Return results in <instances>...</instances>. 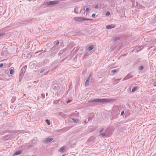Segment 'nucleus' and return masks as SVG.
<instances>
[{
	"label": "nucleus",
	"mask_w": 156,
	"mask_h": 156,
	"mask_svg": "<svg viewBox=\"0 0 156 156\" xmlns=\"http://www.w3.org/2000/svg\"><path fill=\"white\" fill-rule=\"evenodd\" d=\"M112 101V100L111 99L95 98L93 100H89L88 102L89 103H108Z\"/></svg>",
	"instance_id": "f257e3e1"
},
{
	"label": "nucleus",
	"mask_w": 156,
	"mask_h": 156,
	"mask_svg": "<svg viewBox=\"0 0 156 156\" xmlns=\"http://www.w3.org/2000/svg\"><path fill=\"white\" fill-rule=\"evenodd\" d=\"M112 135L110 129L108 128L105 130L104 132L101 134V136L102 137H108Z\"/></svg>",
	"instance_id": "f03ea898"
},
{
	"label": "nucleus",
	"mask_w": 156,
	"mask_h": 156,
	"mask_svg": "<svg viewBox=\"0 0 156 156\" xmlns=\"http://www.w3.org/2000/svg\"><path fill=\"white\" fill-rule=\"evenodd\" d=\"M57 51L56 47H53L49 51V54L51 58L54 57L57 52Z\"/></svg>",
	"instance_id": "7ed1b4c3"
},
{
	"label": "nucleus",
	"mask_w": 156,
	"mask_h": 156,
	"mask_svg": "<svg viewBox=\"0 0 156 156\" xmlns=\"http://www.w3.org/2000/svg\"><path fill=\"white\" fill-rule=\"evenodd\" d=\"M59 2V1H52L44 2V4L45 5H51L58 4Z\"/></svg>",
	"instance_id": "20e7f679"
},
{
	"label": "nucleus",
	"mask_w": 156,
	"mask_h": 156,
	"mask_svg": "<svg viewBox=\"0 0 156 156\" xmlns=\"http://www.w3.org/2000/svg\"><path fill=\"white\" fill-rule=\"evenodd\" d=\"M27 69L26 66H24L21 70L20 72V77H22L23 76L24 74L25 73L26 70Z\"/></svg>",
	"instance_id": "39448f33"
},
{
	"label": "nucleus",
	"mask_w": 156,
	"mask_h": 156,
	"mask_svg": "<svg viewBox=\"0 0 156 156\" xmlns=\"http://www.w3.org/2000/svg\"><path fill=\"white\" fill-rule=\"evenodd\" d=\"M73 19L75 21L78 22L83 21V20H84V18L81 17H74L73 18Z\"/></svg>",
	"instance_id": "423d86ee"
},
{
	"label": "nucleus",
	"mask_w": 156,
	"mask_h": 156,
	"mask_svg": "<svg viewBox=\"0 0 156 156\" xmlns=\"http://www.w3.org/2000/svg\"><path fill=\"white\" fill-rule=\"evenodd\" d=\"M12 136V133L10 132L9 134L5 135L3 137V139L6 140L9 139Z\"/></svg>",
	"instance_id": "0eeeda50"
},
{
	"label": "nucleus",
	"mask_w": 156,
	"mask_h": 156,
	"mask_svg": "<svg viewBox=\"0 0 156 156\" xmlns=\"http://www.w3.org/2000/svg\"><path fill=\"white\" fill-rule=\"evenodd\" d=\"M53 140V138L51 137L45 138L43 140V142L46 143H49Z\"/></svg>",
	"instance_id": "6e6552de"
},
{
	"label": "nucleus",
	"mask_w": 156,
	"mask_h": 156,
	"mask_svg": "<svg viewBox=\"0 0 156 156\" xmlns=\"http://www.w3.org/2000/svg\"><path fill=\"white\" fill-rule=\"evenodd\" d=\"M91 76V74H90L89 75V76L87 78V79L85 81V86H88L89 85V83H90V77Z\"/></svg>",
	"instance_id": "1a4fd4ad"
},
{
	"label": "nucleus",
	"mask_w": 156,
	"mask_h": 156,
	"mask_svg": "<svg viewBox=\"0 0 156 156\" xmlns=\"http://www.w3.org/2000/svg\"><path fill=\"white\" fill-rule=\"evenodd\" d=\"M115 26V24H112L111 25H107L106 26V28L107 29H110L114 28Z\"/></svg>",
	"instance_id": "9d476101"
},
{
	"label": "nucleus",
	"mask_w": 156,
	"mask_h": 156,
	"mask_svg": "<svg viewBox=\"0 0 156 156\" xmlns=\"http://www.w3.org/2000/svg\"><path fill=\"white\" fill-rule=\"evenodd\" d=\"M58 86L57 84L54 83L52 85V88L53 89H57Z\"/></svg>",
	"instance_id": "9b49d317"
},
{
	"label": "nucleus",
	"mask_w": 156,
	"mask_h": 156,
	"mask_svg": "<svg viewBox=\"0 0 156 156\" xmlns=\"http://www.w3.org/2000/svg\"><path fill=\"white\" fill-rule=\"evenodd\" d=\"M22 153V151L21 150H19L16 151L14 153V155H17L21 154Z\"/></svg>",
	"instance_id": "f8f14e48"
},
{
	"label": "nucleus",
	"mask_w": 156,
	"mask_h": 156,
	"mask_svg": "<svg viewBox=\"0 0 156 156\" xmlns=\"http://www.w3.org/2000/svg\"><path fill=\"white\" fill-rule=\"evenodd\" d=\"M94 48L93 45H91L90 46L87 48V50L88 51H90L92 50Z\"/></svg>",
	"instance_id": "ddd939ff"
},
{
	"label": "nucleus",
	"mask_w": 156,
	"mask_h": 156,
	"mask_svg": "<svg viewBox=\"0 0 156 156\" xmlns=\"http://www.w3.org/2000/svg\"><path fill=\"white\" fill-rule=\"evenodd\" d=\"M66 148V147L64 146L60 148L58 150L59 152H62L64 151Z\"/></svg>",
	"instance_id": "4468645a"
},
{
	"label": "nucleus",
	"mask_w": 156,
	"mask_h": 156,
	"mask_svg": "<svg viewBox=\"0 0 156 156\" xmlns=\"http://www.w3.org/2000/svg\"><path fill=\"white\" fill-rule=\"evenodd\" d=\"M14 68L13 67H11L9 70V73L10 74H12L13 73V71Z\"/></svg>",
	"instance_id": "2eb2a0df"
},
{
	"label": "nucleus",
	"mask_w": 156,
	"mask_h": 156,
	"mask_svg": "<svg viewBox=\"0 0 156 156\" xmlns=\"http://www.w3.org/2000/svg\"><path fill=\"white\" fill-rule=\"evenodd\" d=\"M138 87L137 86L135 87H133L132 90L131 92H133L135 91L137 89Z\"/></svg>",
	"instance_id": "dca6fc26"
},
{
	"label": "nucleus",
	"mask_w": 156,
	"mask_h": 156,
	"mask_svg": "<svg viewBox=\"0 0 156 156\" xmlns=\"http://www.w3.org/2000/svg\"><path fill=\"white\" fill-rule=\"evenodd\" d=\"M126 79H129L130 78H131L133 77V76L131 75L130 74H128L126 76Z\"/></svg>",
	"instance_id": "f3484780"
},
{
	"label": "nucleus",
	"mask_w": 156,
	"mask_h": 156,
	"mask_svg": "<svg viewBox=\"0 0 156 156\" xmlns=\"http://www.w3.org/2000/svg\"><path fill=\"white\" fill-rule=\"evenodd\" d=\"M72 120L75 123H77L78 122V119H72Z\"/></svg>",
	"instance_id": "a211bd4d"
},
{
	"label": "nucleus",
	"mask_w": 156,
	"mask_h": 156,
	"mask_svg": "<svg viewBox=\"0 0 156 156\" xmlns=\"http://www.w3.org/2000/svg\"><path fill=\"white\" fill-rule=\"evenodd\" d=\"M45 122L48 125H50V122L49 120L48 119H46L45 120Z\"/></svg>",
	"instance_id": "6ab92c4d"
},
{
	"label": "nucleus",
	"mask_w": 156,
	"mask_h": 156,
	"mask_svg": "<svg viewBox=\"0 0 156 156\" xmlns=\"http://www.w3.org/2000/svg\"><path fill=\"white\" fill-rule=\"evenodd\" d=\"M78 8L77 7L75 8L74 9V12L76 13H78Z\"/></svg>",
	"instance_id": "aec40b11"
},
{
	"label": "nucleus",
	"mask_w": 156,
	"mask_h": 156,
	"mask_svg": "<svg viewBox=\"0 0 156 156\" xmlns=\"http://www.w3.org/2000/svg\"><path fill=\"white\" fill-rule=\"evenodd\" d=\"M49 60L48 59H45L44 61H43V63L44 64H45L46 63H48L49 62Z\"/></svg>",
	"instance_id": "412c9836"
},
{
	"label": "nucleus",
	"mask_w": 156,
	"mask_h": 156,
	"mask_svg": "<svg viewBox=\"0 0 156 156\" xmlns=\"http://www.w3.org/2000/svg\"><path fill=\"white\" fill-rule=\"evenodd\" d=\"M104 130V128H102L101 129V130H100L99 131V133L100 134V135L101 136V134L102 133V132Z\"/></svg>",
	"instance_id": "4be33fe9"
},
{
	"label": "nucleus",
	"mask_w": 156,
	"mask_h": 156,
	"mask_svg": "<svg viewBox=\"0 0 156 156\" xmlns=\"http://www.w3.org/2000/svg\"><path fill=\"white\" fill-rule=\"evenodd\" d=\"M118 70V69H115L112 70L111 72H112V73H115L117 72Z\"/></svg>",
	"instance_id": "5701e85b"
},
{
	"label": "nucleus",
	"mask_w": 156,
	"mask_h": 156,
	"mask_svg": "<svg viewBox=\"0 0 156 156\" xmlns=\"http://www.w3.org/2000/svg\"><path fill=\"white\" fill-rule=\"evenodd\" d=\"M144 69V67H143V66H140L139 67V69L140 70H142Z\"/></svg>",
	"instance_id": "b1692460"
},
{
	"label": "nucleus",
	"mask_w": 156,
	"mask_h": 156,
	"mask_svg": "<svg viewBox=\"0 0 156 156\" xmlns=\"http://www.w3.org/2000/svg\"><path fill=\"white\" fill-rule=\"evenodd\" d=\"M63 51L62 50L60 51L59 52L58 54V55H60L62 54L63 53Z\"/></svg>",
	"instance_id": "393cba45"
},
{
	"label": "nucleus",
	"mask_w": 156,
	"mask_h": 156,
	"mask_svg": "<svg viewBox=\"0 0 156 156\" xmlns=\"http://www.w3.org/2000/svg\"><path fill=\"white\" fill-rule=\"evenodd\" d=\"M5 34L4 33H0V37L3 36V35H5Z\"/></svg>",
	"instance_id": "a878e982"
},
{
	"label": "nucleus",
	"mask_w": 156,
	"mask_h": 156,
	"mask_svg": "<svg viewBox=\"0 0 156 156\" xmlns=\"http://www.w3.org/2000/svg\"><path fill=\"white\" fill-rule=\"evenodd\" d=\"M120 38L119 37H115L114 38V41H116L118 40H119Z\"/></svg>",
	"instance_id": "bb28decb"
},
{
	"label": "nucleus",
	"mask_w": 156,
	"mask_h": 156,
	"mask_svg": "<svg viewBox=\"0 0 156 156\" xmlns=\"http://www.w3.org/2000/svg\"><path fill=\"white\" fill-rule=\"evenodd\" d=\"M41 98H44L45 95L44 94H41Z\"/></svg>",
	"instance_id": "cd10ccee"
},
{
	"label": "nucleus",
	"mask_w": 156,
	"mask_h": 156,
	"mask_svg": "<svg viewBox=\"0 0 156 156\" xmlns=\"http://www.w3.org/2000/svg\"><path fill=\"white\" fill-rule=\"evenodd\" d=\"M99 7L98 5H96L95 6V8L96 9H97L98 8H99Z\"/></svg>",
	"instance_id": "c85d7f7f"
},
{
	"label": "nucleus",
	"mask_w": 156,
	"mask_h": 156,
	"mask_svg": "<svg viewBox=\"0 0 156 156\" xmlns=\"http://www.w3.org/2000/svg\"><path fill=\"white\" fill-rule=\"evenodd\" d=\"M110 15V12L108 11L106 13V15L107 16H108L109 15Z\"/></svg>",
	"instance_id": "c756f323"
},
{
	"label": "nucleus",
	"mask_w": 156,
	"mask_h": 156,
	"mask_svg": "<svg viewBox=\"0 0 156 156\" xmlns=\"http://www.w3.org/2000/svg\"><path fill=\"white\" fill-rule=\"evenodd\" d=\"M84 20H83V21H85V20L88 21L89 20V19L86 18H84Z\"/></svg>",
	"instance_id": "7c9ffc66"
},
{
	"label": "nucleus",
	"mask_w": 156,
	"mask_h": 156,
	"mask_svg": "<svg viewBox=\"0 0 156 156\" xmlns=\"http://www.w3.org/2000/svg\"><path fill=\"white\" fill-rule=\"evenodd\" d=\"M44 71V69H42L40 71V73H42Z\"/></svg>",
	"instance_id": "2f4dec72"
},
{
	"label": "nucleus",
	"mask_w": 156,
	"mask_h": 156,
	"mask_svg": "<svg viewBox=\"0 0 156 156\" xmlns=\"http://www.w3.org/2000/svg\"><path fill=\"white\" fill-rule=\"evenodd\" d=\"M59 41H57L55 43V44L56 45H58L59 44Z\"/></svg>",
	"instance_id": "473e14b6"
},
{
	"label": "nucleus",
	"mask_w": 156,
	"mask_h": 156,
	"mask_svg": "<svg viewBox=\"0 0 156 156\" xmlns=\"http://www.w3.org/2000/svg\"><path fill=\"white\" fill-rule=\"evenodd\" d=\"M124 114V111H123L122 112H121V115H123Z\"/></svg>",
	"instance_id": "72a5a7b5"
},
{
	"label": "nucleus",
	"mask_w": 156,
	"mask_h": 156,
	"mask_svg": "<svg viewBox=\"0 0 156 156\" xmlns=\"http://www.w3.org/2000/svg\"><path fill=\"white\" fill-rule=\"evenodd\" d=\"M89 8H87L86 9L85 11L86 12H87L89 11Z\"/></svg>",
	"instance_id": "f704fd0d"
},
{
	"label": "nucleus",
	"mask_w": 156,
	"mask_h": 156,
	"mask_svg": "<svg viewBox=\"0 0 156 156\" xmlns=\"http://www.w3.org/2000/svg\"><path fill=\"white\" fill-rule=\"evenodd\" d=\"M3 66V63H1L0 64V67H1Z\"/></svg>",
	"instance_id": "c9c22d12"
},
{
	"label": "nucleus",
	"mask_w": 156,
	"mask_h": 156,
	"mask_svg": "<svg viewBox=\"0 0 156 156\" xmlns=\"http://www.w3.org/2000/svg\"><path fill=\"white\" fill-rule=\"evenodd\" d=\"M72 101L71 100H69L67 101V103H68L70 102V101Z\"/></svg>",
	"instance_id": "e433bc0d"
},
{
	"label": "nucleus",
	"mask_w": 156,
	"mask_h": 156,
	"mask_svg": "<svg viewBox=\"0 0 156 156\" xmlns=\"http://www.w3.org/2000/svg\"><path fill=\"white\" fill-rule=\"evenodd\" d=\"M95 16V14L94 13L92 15V16L93 17H94Z\"/></svg>",
	"instance_id": "4c0bfd02"
},
{
	"label": "nucleus",
	"mask_w": 156,
	"mask_h": 156,
	"mask_svg": "<svg viewBox=\"0 0 156 156\" xmlns=\"http://www.w3.org/2000/svg\"><path fill=\"white\" fill-rule=\"evenodd\" d=\"M127 79H126V77H125L122 80V81H124V80H127Z\"/></svg>",
	"instance_id": "58836bf2"
},
{
	"label": "nucleus",
	"mask_w": 156,
	"mask_h": 156,
	"mask_svg": "<svg viewBox=\"0 0 156 156\" xmlns=\"http://www.w3.org/2000/svg\"><path fill=\"white\" fill-rule=\"evenodd\" d=\"M154 85L155 86H156V82L154 83Z\"/></svg>",
	"instance_id": "ea45409f"
},
{
	"label": "nucleus",
	"mask_w": 156,
	"mask_h": 156,
	"mask_svg": "<svg viewBox=\"0 0 156 156\" xmlns=\"http://www.w3.org/2000/svg\"><path fill=\"white\" fill-rule=\"evenodd\" d=\"M121 80L120 79H117V80L116 79H115V80H116H116L119 81V80Z\"/></svg>",
	"instance_id": "a19ab883"
},
{
	"label": "nucleus",
	"mask_w": 156,
	"mask_h": 156,
	"mask_svg": "<svg viewBox=\"0 0 156 156\" xmlns=\"http://www.w3.org/2000/svg\"><path fill=\"white\" fill-rule=\"evenodd\" d=\"M92 20H92V19H89V20L92 21Z\"/></svg>",
	"instance_id": "79ce46f5"
},
{
	"label": "nucleus",
	"mask_w": 156,
	"mask_h": 156,
	"mask_svg": "<svg viewBox=\"0 0 156 156\" xmlns=\"http://www.w3.org/2000/svg\"><path fill=\"white\" fill-rule=\"evenodd\" d=\"M142 47V48H140V50L142 48H143V47Z\"/></svg>",
	"instance_id": "37998d69"
},
{
	"label": "nucleus",
	"mask_w": 156,
	"mask_h": 156,
	"mask_svg": "<svg viewBox=\"0 0 156 156\" xmlns=\"http://www.w3.org/2000/svg\"><path fill=\"white\" fill-rule=\"evenodd\" d=\"M47 94H48V93H46V95H47Z\"/></svg>",
	"instance_id": "c03bdc74"
}]
</instances>
